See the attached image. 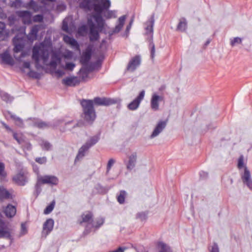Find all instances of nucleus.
Here are the masks:
<instances>
[{"label":"nucleus","mask_w":252,"mask_h":252,"mask_svg":"<svg viewBox=\"0 0 252 252\" xmlns=\"http://www.w3.org/2000/svg\"><path fill=\"white\" fill-rule=\"evenodd\" d=\"M97 3L93 4V9L95 14L93 15L95 21L98 25V28L100 31L103 30L105 25V21L102 16V13L104 10L109 9L111 6L110 0H95Z\"/></svg>","instance_id":"nucleus-1"},{"label":"nucleus","mask_w":252,"mask_h":252,"mask_svg":"<svg viewBox=\"0 0 252 252\" xmlns=\"http://www.w3.org/2000/svg\"><path fill=\"white\" fill-rule=\"evenodd\" d=\"M49 56V46L42 42L38 46L35 45L32 49V58L35 61V67L38 69L42 68L39 63L40 57L43 61V63L46 64Z\"/></svg>","instance_id":"nucleus-2"},{"label":"nucleus","mask_w":252,"mask_h":252,"mask_svg":"<svg viewBox=\"0 0 252 252\" xmlns=\"http://www.w3.org/2000/svg\"><path fill=\"white\" fill-rule=\"evenodd\" d=\"M82 107L81 117L89 124H92L96 115L92 100L82 99L80 102Z\"/></svg>","instance_id":"nucleus-3"},{"label":"nucleus","mask_w":252,"mask_h":252,"mask_svg":"<svg viewBox=\"0 0 252 252\" xmlns=\"http://www.w3.org/2000/svg\"><path fill=\"white\" fill-rule=\"evenodd\" d=\"M154 22V15H153L150 18L149 21L147 22V26L145 28L146 30V33L151 34L150 38L149 40V48L150 50L151 57L152 59L154 58L155 54V46L153 41V32Z\"/></svg>","instance_id":"nucleus-4"},{"label":"nucleus","mask_w":252,"mask_h":252,"mask_svg":"<svg viewBox=\"0 0 252 252\" xmlns=\"http://www.w3.org/2000/svg\"><path fill=\"white\" fill-rule=\"evenodd\" d=\"M59 183V179L54 175H45L43 176H39L37 177V181L36 187L37 188L41 184H48L51 186H56Z\"/></svg>","instance_id":"nucleus-5"},{"label":"nucleus","mask_w":252,"mask_h":252,"mask_svg":"<svg viewBox=\"0 0 252 252\" xmlns=\"http://www.w3.org/2000/svg\"><path fill=\"white\" fill-rule=\"evenodd\" d=\"M88 25L90 28V40L91 41L97 40L99 38V32H101L102 30L100 31L98 25L96 26L91 19L88 20Z\"/></svg>","instance_id":"nucleus-6"},{"label":"nucleus","mask_w":252,"mask_h":252,"mask_svg":"<svg viewBox=\"0 0 252 252\" xmlns=\"http://www.w3.org/2000/svg\"><path fill=\"white\" fill-rule=\"evenodd\" d=\"M93 104L98 106H109L117 103V100L107 97H96L93 100Z\"/></svg>","instance_id":"nucleus-7"},{"label":"nucleus","mask_w":252,"mask_h":252,"mask_svg":"<svg viewBox=\"0 0 252 252\" xmlns=\"http://www.w3.org/2000/svg\"><path fill=\"white\" fill-rule=\"evenodd\" d=\"M13 44L14 46L13 51L15 53H17L21 51L24 48L23 43V37L22 35H16L13 38Z\"/></svg>","instance_id":"nucleus-8"},{"label":"nucleus","mask_w":252,"mask_h":252,"mask_svg":"<svg viewBox=\"0 0 252 252\" xmlns=\"http://www.w3.org/2000/svg\"><path fill=\"white\" fill-rule=\"evenodd\" d=\"M141 63V58L139 55H136L129 61L126 68V71L133 72Z\"/></svg>","instance_id":"nucleus-9"},{"label":"nucleus","mask_w":252,"mask_h":252,"mask_svg":"<svg viewBox=\"0 0 252 252\" xmlns=\"http://www.w3.org/2000/svg\"><path fill=\"white\" fill-rule=\"evenodd\" d=\"M145 95V91L142 90L140 92L139 95L128 105H127V108L131 111L136 110L139 106V105L141 101L144 99Z\"/></svg>","instance_id":"nucleus-10"},{"label":"nucleus","mask_w":252,"mask_h":252,"mask_svg":"<svg viewBox=\"0 0 252 252\" xmlns=\"http://www.w3.org/2000/svg\"><path fill=\"white\" fill-rule=\"evenodd\" d=\"M92 48L91 46H88L83 52L80 57V62L83 65H86L90 61L92 55Z\"/></svg>","instance_id":"nucleus-11"},{"label":"nucleus","mask_w":252,"mask_h":252,"mask_svg":"<svg viewBox=\"0 0 252 252\" xmlns=\"http://www.w3.org/2000/svg\"><path fill=\"white\" fill-rule=\"evenodd\" d=\"M0 58L1 60V64H5L10 65H13L14 64V60L10 55L9 52L7 50L0 54Z\"/></svg>","instance_id":"nucleus-12"},{"label":"nucleus","mask_w":252,"mask_h":252,"mask_svg":"<svg viewBox=\"0 0 252 252\" xmlns=\"http://www.w3.org/2000/svg\"><path fill=\"white\" fill-rule=\"evenodd\" d=\"M166 125L167 123L166 121H160L158 122L152 133L150 135V138H153L158 135L165 128Z\"/></svg>","instance_id":"nucleus-13"},{"label":"nucleus","mask_w":252,"mask_h":252,"mask_svg":"<svg viewBox=\"0 0 252 252\" xmlns=\"http://www.w3.org/2000/svg\"><path fill=\"white\" fill-rule=\"evenodd\" d=\"M242 180L244 184H246L250 189L252 188V180L251 178V174L247 167H245L244 172L242 176Z\"/></svg>","instance_id":"nucleus-14"},{"label":"nucleus","mask_w":252,"mask_h":252,"mask_svg":"<svg viewBox=\"0 0 252 252\" xmlns=\"http://www.w3.org/2000/svg\"><path fill=\"white\" fill-rule=\"evenodd\" d=\"M54 221L52 219H48L44 223L43 225L42 233L48 235L53 230Z\"/></svg>","instance_id":"nucleus-15"},{"label":"nucleus","mask_w":252,"mask_h":252,"mask_svg":"<svg viewBox=\"0 0 252 252\" xmlns=\"http://www.w3.org/2000/svg\"><path fill=\"white\" fill-rule=\"evenodd\" d=\"M17 15L22 18L24 24H30L31 22L32 13L27 10L17 12Z\"/></svg>","instance_id":"nucleus-16"},{"label":"nucleus","mask_w":252,"mask_h":252,"mask_svg":"<svg viewBox=\"0 0 252 252\" xmlns=\"http://www.w3.org/2000/svg\"><path fill=\"white\" fill-rule=\"evenodd\" d=\"M61 58L60 55L56 52H53L51 55V60L49 65L53 69H56L58 64L60 63Z\"/></svg>","instance_id":"nucleus-17"},{"label":"nucleus","mask_w":252,"mask_h":252,"mask_svg":"<svg viewBox=\"0 0 252 252\" xmlns=\"http://www.w3.org/2000/svg\"><path fill=\"white\" fill-rule=\"evenodd\" d=\"M163 97L159 96L156 94H154L152 95L151 101V107L154 111H157L159 109V101H161Z\"/></svg>","instance_id":"nucleus-18"},{"label":"nucleus","mask_w":252,"mask_h":252,"mask_svg":"<svg viewBox=\"0 0 252 252\" xmlns=\"http://www.w3.org/2000/svg\"><path fill=\"white\" fill-rule=\"evenodd\" d=\"M137 160V154L136 153H132L128 157V160L126 164V169L129 170H132L135 166Z\"/></svg>","instance_id":"nucleus-19"},{"label":"nucleus","mask_w":252,"mask_h":252,"mask_svg":"<svg viewBox=\"0 0 252 252\" xmlns=\"http://www.w3.org/2000/svg\"><path fill=\"white\" fill-rule=\"evenodd\" d=\"M0 237L6 238L7 239L11 238V234L9 231L6 230V226L3 220L0 221Z\"/></svg>","instance_id":"nucleus-20"},{"label":"nucleus","mask_w":252,"mask_h":252,"mask_svg":"<svg viewBox=\"0 0 252 252\" xmlns=\"http://www.w3.org/2000/svg\"><path fill=\"white\" fill-rule=\"evenodd\" d=\"M13 180L18 185L24 186L27 182L26 176L23 173H19L13 177Z\"/></svg>","instance_id":"nucleus-21"},{"label":"nucleus","mask_w":252,"mask_h":252,"mask_svg":"<svg viewBox=\"0 0 252 252\" xmlns=\"http://www.w3.org/2000/svg\"><path fill=\"white\" fill-rule=\"evenodd\" d=\"M62 83L67 86L74 87L79 83L75 77H68L63 79Z\"/></svg>","instance_id":"nucleus-22"},{"label":"nucleus","mask_w":252,"mask_h":252,"mask_svg":"<svg viewBox=\"0 0 252 252\" xmlns=\"http://www.w3.org/2000/svg\"><path fill=\"white\" fill-rule=\"evenodd\" d=\"M63 41L67 44L70 45L72 47L77 49H79V45L77 41L73 37L64 35L63 37Z\"/></svg>","instance_id":"nucleus-23"},{"label":"nucleus","mask_w":252,"mask_h":252,"mask_svg":"<svg viewBox=\"0 0 252 252\" xmlns=\"http://www.w3.org/2000/svg\"><path fill=\"white\" fill-rule=\"evenodd\" d=\"M4 213L7 217L12 218L16 214V207L11 204H8L5 208Z\"/></svg>","instance_id":"nucleus-24"},{"label":"nucleus","mask_w":252,"mask_h":252,"mask_svg":"<svg viewBox=\"0 0 252 252\" xmlns=\"http://www.w3.org/2000/svg\"><path fill=\"white\" fill-rule=\"evenodd\" d=\"M100 139V134H97L92 136L88 140L85 144L90 149L91 147L96 144Z\"/></svg>","instance_id":"nucleus-25"},{"label":"nucleus","mask_w":252,"mask_h":252,"mask_svg":"<svg viewBox=\"0 0 252 252\" xmlns=\"http://www.w3.org/2000/svg\"><path fill=\"white\" fill-rule=\"evenodd\" d=\"M92 0H83L80 3V7L86 10L90 11L93 8Z\"/></svg>","instance_id":"nucleus-26"},{"label":"nucleus","mask_w":252,"mask_h":252,"mask_svg":"<svg viewBox=\"0 0 252 252\" xmlns=\"http://www.w3.org/2000/svg\"><path fill=\"white\" fill-rule=\"evenodd\" d=\"M89 149V148L85 144L83 145L79 149L75 161H76L77 160H79L80 159H82L85 156L86 152Z\"/></svg>","instance_id":"nucleus-27"},{"label":"nucleus","mask_w":252,"mask_h":252,"mask_svg":"<svg viewBox=\"0 0 252 252\" xmlns=\"http://www.w3.org/2000/svg\"><path fill=\"white\" fill-rule=\"evenodd\" d=\"M8 32L5 29L4 23L0 22V41H3L7 38Z\"/></svg>","instance_id":"nucleus-28"},{"label":"nucleus","mask_w":252,"mask_h":252,"mask_svg":"<svg viewBox=\"0 0 252 252\" xmlns=\"http://www.w3.org/2000/svg\"><path fill=\"white\" fill-rule=\"evenodd\" d=\"M93 214L91 212L83 214L81 215L82 221L80 223L87 222L92 225L93 222Z\"/></svg>","instance_id":"nucleus-29"},{"label":"nucleus","mask_w":252,"mask_h":252,"mask_svg":"<svg viewBox=\"0 0 252 252\" xmlns=\"http://www.w3.org/2000/svg\"><path fill=\"white\" fill-rule=\"evenodd\" d=\"M25 7L30 9H32L34 12H38L41 8L35 1L31 0L29 2L26 4Z\"/></svg>","instance_id":"nucleus-30"},{"label":"nucleus","mask_w":252,"mask_h":252,"mask_svg":"<svg viewBox=\"0 0 252 252\" xmlns=\"http://www.w3.org/2000/svg\"><path fill=\"white\" fill-rule=\"evenodd\" d=\"M33 125L40 129L47 128L51 126L49 123L39 120L34 121Z\"/></svg>","instance_id":"nucleus-31"},{"label":"nucleus","mask_w":252,"mask_h":252,"mask_svg":"<svg viewBox=\"0 0 252 252\" xmlns=\"http://www.w3.org/2000/svg\"><path fill=\"white\" fill-rule=\"evenodd\" d=\"M187 28V22L185 18H182L180 20L176 30L181 32H185Z\"/></svg>","instance_id":"nucleus-32"},{"label":"nucleus","mask_w":252,"mask_h":252,"mask_svg":"<svg viewBox=\"0 0 252 252\" xmlns=\"http://www.w3.org/2000/svg\"><path fill=\"white\" fill-rule=\"evenodd\" d=\"M0 96L2 100L5 101L6 103H10L14 99L13 96L2 91H0Z\"/></svg>","instance_id":"nucleus-33"},{"label":"nucleus","mask_w":252,"mask_h":252,"mask_svg":"<svg viewBox=\"0 0 252 252\" xmlns=\"http://www.w3.org/2000/svg\"><path fill=\"white\" fill-rule=\"evenodd\" d=\"M10 196L11 194L7 189L3 188H0V199H8Z\"/></svg>","instance_id":"nucleus-34"},{"label":"nucleus","mask_w":252,"mask_h":252,"mask_svg":"<svg viewBox=\"0 0 252 252\" xmlns=\"http://www.w3.org/2000/svg\"><path fill=\"white\" fill-rule=\"evenodd\" d=\"M7 114L10 117V118L13 120L16 123V125H18L19 126H21L23 125V122L22 120L17 117L15 115L13 114L11 112L8 111Z\"/></svg>","instance_id":"nucleus-35"},{"label":"nucleus","mask_w":252,"mask_h":252,"mask_svg":"<svg viewBox=\"0 0 252 252\" xmlns=\"http://www.w3.org/2000/svg\"><path fill=\"white\" fill-rule=\"evenodd\" d=\"M126 194V191L123 190L120 191L119 195L117 196V201L120 204H123L125 202Z\"/></svg>","instance_id":"nucleus-36"},{"label":"nucleus","mask_w":252,"mask_h":252,"mask_svg":"<svg viewBox=\"0 0 252 252\" xmlns=\"http://www.w3.org/2000/svg\"><path fill=\"white\" fill-rule=\"evenodd\" d=\"M102 14H103V16L106 19L116 17L115 12L112 10H109L108 9L107 10L103 11Z\"/></svg>","instance_id":"nucleus-37"},{"label":"nucleus","mask_w":252,"mask_h":252,"mask_svg":"<svg viewBox=\"0 0 252 252\" xmlns=\"http://www.w3.org/2000/svg\"><path fill=\"white\" fill-rule=\"evenodd\" d=\"M40 146L43 150L49 151L51 149L52 145L47 141L42 140L40 143Z\"/></svg>","instance_id":"nucleus-38"},{"label":"nucleus","mask_w":252,"mask_h":252,"mask_svg":"<svg viewBox=\"0 0 252 252\" xmlns=\"http://www.w3.org/2000/svg\"><path fill=\"white\" fill-rule=\"evenodd\" d=\"M38 31H39L38 26L35 25L32 28L29 34L32 37L35 39L36 38L37 34Z\"/></svg>","instance_id":"nucleus-39"},{"label":"nucleus","mask_w":252,"mask_h":252,"mask_svg":"<svg viewBox=\"0 0 252 252\" xmlns=\"http://www.w3.org/2000/svg\"><path fill=\"white\" fill-rule=\"evenodd\" d=\"M55 205V201L53 200L51 203L48 205L44 210V213L45 214H50L54 209Z\"/></svg>","instance_id":"nucleus-40"},{"label":"nucleus","mask_w":252,"mask_h":252,"mask_svg":"<svg viewBox=\"0 0 252 252\" xmlns=\"http://www.w3.org/2000/svg\"><path fill=\"white\" fill-rule=\"evenodd\" d=\"M158 246L161 248L159 252H172L170 248L162 242H160Z\"/></svg>","instance_id":"nucleus-41"},{"label":"nucleus","mask_w":252,"mask_h":252,"mask_svg":"<svg viewBox=\"0 0 252 252\" xmlns=\"http://www.w3.org/2000/svg\"><path fill=\"white\" fill-rule=\"evenodd\" d=\"M13 138L17 141L19 144H22L24 141L23 138L21 134H18L16 132H13Z\"/></svg>","instance_id":"nucleus-42"},{"label":"nucleus","mask_w":252,"mask_h":252,"mask_svg":"<svg viewBox=\"0 0 252 252\" xmlns=\"http://www.w3.org/2000/svg\"><path fill=\"white\" fill-rule=\"evenodd\" d=\"M28 75L29 77L34 79H39L40 77V75L38 73L32 70H30L28 73Z\"/></svg>","instance_id":"nucleus-43"},{"label":"nucleus","mask_w":252,"mask_h":252,"mask_svg":"<svg viewBox=\"0 0 252 252\" xmlns=\"http://www.w3.org/2000/svg\"><path fill=\"white\" fill-rule=\"evenodd\" d=\"M136 218L140 220L141 221L145 220L147 218V214L145 212H140L137 214Z\"/></svg>","instance_id":"nucleus-44"},{"label":"nucleus","mask_w":252,"mask_h":252,"mask_svg":"<svg viewBox=\"0 0 252 252\" xmlns=\"http://www.w3.org/2000/svg\"><path fill=\"white\" fill-rule=\"evenodd\" d=\"M242 42V38L236 37L234 38L233 39L231 40L230 41V45L232 46H234L236 44H241Z\"/></svg>","instance_id":"nucleus-45"},{"label":"nucleus","mask_w":252,"mask_h":252,"mask_svg":"<svg viewBox=\"0 0 252 252\" xmlns=\"http://www.w3.org/2000/svg\"><path fill=\"white\" fill-rule=\"evenodd\" d=\"M75 66V64L73 63H67L64 66V69L66 70L72 71Z\"/></svg>","instance_id":"nucleus-46"},{"label":"nucleus","mask_w":252,"mask_h":252,"mask_svg":"<svg viewBox=\"0 0 252 252\" xmlns=\"http://www.w3.org/2000/svg\"><path fill=\"white\" fill-rule=\"evenodd\" d=\"M43 16L41 14L36 15L33 17V21L34 22H41L43 21Z\"/></svg>","instance_id":"nucleus-47"},{"label":"nucleus","mask_w":252,"mask_h":252,"mask_svg":"<svg viewBox=\"0 0 252 252\" xmlns=\"http://www.w3.org/2000/svg\"><path fill=\"white\" fill-rule=\"evenodd\" d=\"M35 161L39 164H42L46 162L47 158L45 157L42 158H36L35 159Z\"/></svg>","instance_id":"nucleus-48"},{"label":"nucleus","mask_w":252,"mask_h":252,"mask_svg":"<svg viewBox=\"0 0 252 252\" xmlns=\"http://www.w3.org/2000/svg\"><path fill=\"white\" fill-rule=\"evenodd\" d=\"M103 222L104 220L103 219H99L96 221V224L92 223V225L93 227L98 228L103 224Z\"/></svg>","instance_id":"nucleus-49"},{"label":"nucleus","mask_w":252,"mask_h":252,"mask_svg":"<svg viewBox=\"0 0 252 252\" xmlns=\"http://www.w3.org/2000/svg\"><path fill=\"white\" fill-rule=\"evenodd\" d=\"M237 166L239 169H241L244 167V157L243 156H241L239 158Z\"/></svg>","instance_id":"nucleus-50"},{"label":"nucleus","mask_w":252,"mask_h":252,"mask_svg":"<svg viewBox=\"0 0 252 252\" xmlns=\"http://www.w3.org/2000/svg\"><path fill=\"white\" fill-rule=\"evenodd\" d=\"M115 162V160L113 158H111L109 160L107 165V173H108L111 167L113 166Z\"/></svg>","instance_id":"nucleus-51"},{"label":"nucleus","mask_w":252,"mask_h":252,"mask_svg":"<svg viewBox=\"0 0 252 252\" xmlns=\"http://www.w3.org/2000/svg\"><path fill=\"white\" fill-rule=\"evenodd\" d=\"M210 252H219V249L217 243H213Z\"/></svg>","instance_id":"nucleus-52"},{"label":"nucleus","mask_w":252,"mask_h":252,"mask_svg":"<svg viewBox=\"0 0 252 252\" xmlns=\"http://www.w3.org/2000/svg\"><path fill=\"white\" fill-rule=\"evenodd\" d=\"M126 17L125 15H123L121 17H120L119 19V25H120L121 26H123L125 23V21L126 20Z\"/></svg>","instance_id":"nucleus-53"},{"label":"nucleus","mask_w":252,"mask_h":252,"mask_svg":"<svg viewBox=\"0 0 252 252\" xmlns=\"http://www.w3.org/2000/svg\"><path fill=\"white\" fill-rule=\"evenodd\" d=\"M62 30L66 32H68V24L67 22L64 21L63 22Z\"/></svg>","instance_id":"nucleus-54"},{"label":"nucleus","mask_w":252,"mask_h":252,"mask_svg":"<svg viewBox=\"0 0 252 252\" xmlns=\"http://www.w3.org/2000/svg\"><path fill=\"white\" fill-rule=\"evenodd\" d=\"M8 21L10 25H12L15 21V17L14 16H9L8 18Z\"/></svg>","instance_id":"nucleus-55"},{"label":"nucleus","mask_w":252,"mask_h":252,"mask_svg":"<svg viewBox=\"0 0 252 252\" xmlns=\"http://www.w3.org/2000/svg\"><path fill=\"white\" fill-rule=\"evenodd\" d=\"M84 125V122L82 120H80L73 126V128H75L76 127H82Z\"/></svg>","instance_id":"nucleus-56"},{"label":"nucleus","mask_w":252,"mask_h":252,"mask_svg":"<svg viewBox=\"0 0 252 252\" xmlns=\"http://www.w3.org/2000/svg\"><path fill=\"white\" fill-rule=\"evenodd\" d=\"M200 176L201 178L205 179L208 177V173L204 171H201L199 173Z\"/></svg>","instance_id":"nucleus-57"},{"label":"nucleus","mask_w":252,"mask_h":252,"mask_svg":"<svg viewBox=\"0 0 252 252\" xmlns=\"http://www.w3.org/2000/svg\"><path fill=\"white\" fill-rule=\"evenodd\" d=\"M123 27V26H121L120 25H117L115 28V29L114 30V31L113 32H119L121 29H122V28Z\"/></svg>","instance_id":"nucleus-58"},{"label":"nucleus","mask_w":252,"mask_h":252,"mask_svg":"<svg viewBox=\"0 0 252 252\" xmlns=\"http://www.w3.org/2000/svg\"><path fill=\"white\" fill-rule=\"evenodd\" d=\"M23 67L25 68L30 69V63L29 62H24L23 64Z\"/></svg>","instance_id":"nucleus-59"},{"label":"nucleus","mask_w":252,"mask_h":252,"mask_svg":"<svg viewBox=\"0 0 252 252\" xmlns=\"http://www.w3.org/2000/svg\"><path fill=\"white\" fill-rule=\"evenodd\" d=\"M26 53L24 52H22L20 55V56L18 57H17L16 56H14V58L17 61H20L21 59L26 56Z\"/></svg>","instance_id":"nucleus-60"},{"label":"nucleus","mask_w":252,"mask_h":252,"mask_svg":"<svg viewBox=\"0 0 252 252\" xmlns=\"http://www.w3.org/2000/svg\"><path fill=\"white\" fill-rule=\"evenodd\" d=\"M4 164L2 162H0V175H2V173L4 170Z\"/></svg>","instance_id":"nucleus-61"},{"label":"nucleus","mask_w":252,"mask_h":252,"mask_svg":"<svg viewBox=\"0 0 252 252\" xmlns=\"http://www.w3.org/2000/svg\"><path fill=\"white\" fill-rule=\"evenodd\" d=\"M56 73L58 74L60 77H61L64 74V72L63 71L59 69L56 71Z\"/></svg>","instance_id":"nucleus-62"},{"label":"nucleus","mask_w":252,"mask_h":252,"mask_svg":"<svg viewBox=\"0 0 252 252\" xmlns=\"http://www.w3.org/2000/svg\"><path fill=\"white\" fill-rule=\"evenodd\" d=\"M3 126H4V127L8 131H12V130L11 129V128L8 126H7L6 124H4V123H3Z\"/></svg>","instance_id":"nucleus-63"},{"label":"nucleus","mask_w":252,"mask_h":252,"mask_svg":"<svg viewBox=\"0 0 252 252\" xmlns=\"http://www.w3.org/2000/svg\"><path fill=\"white\" fill-rule=\"evenodd\" d=\"M72 56L71 52H69L67 55L64 56L65 58H71Z\"/></svg>","instance_id":"nucleus-64"}]
</instances>
